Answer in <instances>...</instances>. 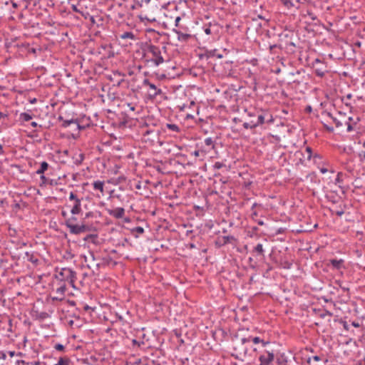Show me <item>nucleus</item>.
Wrapping results in <instances>:
<instances>
[{
    "label": "nucleus",
    "mask_w": 365,
    "mask_h": 365,
    "mask_svg": "<svg viewBox=\"0 0 365 365\" xmlns=\"http://www.w3.org/2000/svg\"><path fill=\"white\" fill-rule=\"evenodd\" d=\"M245 111L247 113L248 117H257L256 119H250L242 124L243 128L245 129H255L265 122L271 123L273 120L272 115L267 110L252 108L246 109Z\"/></svg>",
    "instance_id": "obj_1"
},
{
    "label": "nucleus",
    "mask_w": 365,
    "mask_h": 365,
    "mask_svg": "<svg viewBox=\"0 0 365 365\" xmlns=\"http://www.w3.org/2000/svg\"><path fill=\"white\" fill-rule=\"evenodd\" d=\"M250 342V339L242 337L239 338L238 334H235L232 336L233 352L231 356L237 360H242L248 353V346L247 344Z\"/></svg>",
    "instance_id": "obj_2"
},
{
    "label": "nucleus",
    "mask_w": 365,
    "mask_h": 365,
    "mask_svg": "<svg viewBox=\"0 0 365 365\" xmlns=\"http://www.w3.org/2000/svg\"><path fill=\"white\" fill-rule=\"evenodd\" d=\"M147 51L152 54L151 58L145 60L148 63H153L155 66H158L160 63H163L164 59L161 55L160 48L158 46L150 44L148 46Z\"/></svg>",
    "instance_id": "obj_3"
},
{
    "label": "nucleus",
    "mask_w": 365,
    "mask_h": 365,
    "mask_svg": "<svg viewBox=\"0 0 365 365\" xmlns=\"http://www.w3.org/2000/svg\"><path fill=\"white\" fill-rule=\"evenodd\" d=\"M312 67L314 74L318 77L322 78L328 73L327 63L319 58L314 59L312 63Z\"/></svg>",
    "instance_id": "obj_4"
},
{
    "label": "nucleus",
    "mask_w": 365,
    "mask_h": 365,
    "mask_svg": "<svg viewBox=\"0 0 365 365\" xmlns=\"http://www.w3.org/2000/svg\"><path fill=\"white\" fill-rule=\"evenodd\" d=\"M160 134V131L155 129H148L144 130L143 128V138L145 142H149L150 145H154L157 140H158V136Z\"/></svg>",
    "instance_id": "obj_5"
},
{
    "label": "nucleus",
    "mask_w": 365,
    "mask_h": 365,
    "mask_svg": "<svg viewBox=\"0 0 365 365\" xmlns=\"http://www.w3.org/2000/svg\"><path fill=\"white\" fill-rule=\"evenodd\" d=\"M21 47L25 49L27 53L32 54L34 57L39 56L43 51L41 46L35 43H24Z\"/></svg>",
    "instance_id": "obj_6"
},
{
    "label": "nucleus",
    "mask_w": 365,
    "mask_h": 365,
    "mask_svg": "<svg viewBox=\"0 0 365 365\" xmlns=\"http://www.w3.org/2000/svg\"><path fill=\"white\" fill-rule=\"evenodd\" d=\"M237 242V239L233 235H227L217 237L215 245L217 248H220L227 244H235Z\"/></svg>",
    "instance_id": "obj_7"
},
{
    "label": "nucleus",
    "mask_w": 365,
    "mask_h": 365,
    "mask_svg": "<svg viewBox=\"0 0 365 365\" xmlns=\"http://www.w3.org/2000/svg\"><path fill=\"white\" fill-rule=\"evenodd\" d=\"M251 255L255 257L257 261H260L262 263L264 262V250L262 244L259 243L255 246L251 251Z\"/></svg>",
    "instance_id": "obj_8"
},
{
    "label": "nucleus",
    "mask_w": 365,
    "mask_h": 365,
    "mask_svg": "<svg viewBox=\"0 0 365 365\" xmlns=\"http://www.w3.org/2000/svg\"><path fill=\"white\" fill-rule=\"evenodd\" d=\"M73 274H76V272L73 271L71 269L62 268L59 273L56 274V278L60 281L59 283H66L68 278L73 277Z\"/></svg>",
    "instance_id": "obj_9"
},
{
    "label": "nucleus",
    "mask_w": 365,
    "mask_h": 365,
    "mask_svg": "<svg viewBox=\"0 0 365 365\" xmlns=\"http://www.w3.org/2000/svg\"><path fill=\"white\" fill-rule=\"evenodd\" d=\"M91 123V120L90 117H87L86 115H83L80 118H76V128H74L75 131H80L81 130H85L86 128L89 127Z\"/></svg>",
    "instance_id": "obj_10"
},
{
    "label": "nucleus",
    "mask_w": 365,
    "mask_h": 365,
    "mask_svg": "<svg viewBox=\"0 0 365 365\" xmlns=\"http://www.w3.org/2000/svg\"><path fill=\"white\" fill-rule=\"evenodd\" d=\"M59 287L56 289L58 296L51 297L52 302L63 301L64 299L66 289V283H58Z\"/></svg>",
    "instance_id": "obj_11"
},
{
    "label": "nucleus",
    "mask_w": 365,
    "mask_h": 365,
    "mask_svg": "<svg viewBox=\"0 0 365 365\" xmlns=\"http://www.w3.org/2000/svg\"><path fill=\"white\" fill-rule=\"evenodd\" d=\"M203 31L207 35H211L215 38L218 35L219 26L217 24H212L211 23L203 26Z\"/></svg>",
    "instance_id": "obj_12"
},
{
    "label": "nucleus",
    "mask_w": 365,
    "mask_h": 365,
    "mask_svg": "<svg viewBox=\"0 0 365 365\" xmlns=\"http://www.w3.org/2000/svg\"><path fill=\"white\" fill-rule=\"evenodd\" d=\"M143 84L144 86H149V88L153 91V93H149V96L150 97V98H155V97H156L158 95H160V94L162 93V90H161V89H160V88H158L155 84L152 83H151L148 79H147V78H145V79L143 80Z\"/></svg>",
    "instance_id": "obj_13"
},
{
    "label": "nucleus",
    "mask_w": 365,
    "mask_h": 365,
    "mask_svg": "<svg viewBox=\"0 0 365 365\" xmlns=\"http://www.w3.org/2000/svg\"><path fill=\"white\" fill-rule=\"evenodd\" d=\"M107 212L116 219L122 218L125 214V210L123 207H117L115 209H106Z\"/></svg>",
    "instance_id": "obj_14"
},
{
    "label": "nucleus",
    "mask_w": 365,
    "mask_h": 365,
    "mask_svg": "<svg viewBox=\"0 0 365 365\" xmlns=\"http://www.w3.org/2000/svg\"><path fill=\"white\" fill-rule=\"evenodd\" d=\"M163 131L166 132L167 130L170 131V135L178 133L181 131V128L175 123H166L163 128Z\"/></svg>",
    "instance_id": "obj_15"
},
{
    "label": "nucleus",
    "mask_w": 365,
    "mask_h": 365,
    "mask_svg": "<svg viewBox=\"0 0 365 365\" xmlns=\"http://www.w3.org/2000/svg\"><path fill=\"white\" fill-rule=\"evenodd\" d=\"M65 225L69 229L70 233L73 235H80L81 232V225H75L73 223H70L69 221H65Z\"/></svg>",
    "instance_id": "obj_16"
},
{
    "label": "nucleus",
    "mask_w": 365,
    "mask_h": 365,
    "mask_svg": "<svg viewBox=\"0 0 365 365\" xmlns=\"http://www.w3.org/2000/svg\"><path fill=\"white\" fill-rule=\"evenodd\" d=\"M58 120L59 121H62L61 126L63 128H67V127L70 126L71 125H73L76 127V118L65 119L63 116L59 115L58 118Z\"/></svg>",
    "instance_id": "obj_17"
},
{
    "label": "nucleus",
    "mask_w": 365,
    "mask_h": 365,
    "mask_svg": "<svg viewBox=\"0 0 365 365\" xmlns=\"http://www.w3.org/2000/svg\"><path fill=\"white\" fill-rule=\"evenodd\" d=\"M33 116H34V115H32L30 113H26V112L21 113L19 115V121L20 122L21 125H24V123L29 122L31 120H32Z\"/></svg>",
    "instance_id": "obj_18"
},
{
    "label": "nucleus",
    "mask_w": 365,
    "mask_h": 365,
    "mask_svg": "<svg viewBox=\"0 0 365 365\" xmlns=\"http://www.w3.org/2000/svg\"><path fill=\"white\" fill-rule=\"evenodd\" d=\"M329 263L334 269H336L337 270L341 269V268H344V261L341 259H331L329 260Z\"/></svg>",
    "instance_id": "obj_19"
},
{
    "label": "nucleus",
    "mask_w": 365,
    "mask_h": 365,
    "mask_svg": "<svg viewBox=\"0 0 365 365\" xmlns=\"http://www.w3.org/2000/svg\"><path fill=\"white\" fill-rule=\"evenodd\" d=\"M173 31L178 34V39L181 41H187L190 38L191 35L189 34H184L181 31L176 29H173Z\"/></svg>",
    "instance_id": "obj_20"
},
{
    "label": "nucleus",
    "mask_w": 365,
    "mask_h": 365,
    "mask_svg": "<svg viewBox=\"0 0 365 365\" xmlns=\"http://www.w3.org/2000/svg\"><path fill=\"white\" fill-rule=\"evenodd\" d=\"M81 200H77L74 202V205L71 210V212L72 215H78L81 212Z\"/></svg>",
    "instance_id": "obj_21"
},
{
    "label": "nucleus",
    "mask_w": 365,
    "mask_h": 365,
    "mask_svg": "<svg viewBox=\"0 0 365 365\" xmlns=\"http://www.w3.org/2000/svg\"><path fill=\"white\" fill-rule=\"evenodd\" d=\"M313 312L322 319H324L327 316H332V313L326 309H314Z\"/></svg>",
    "instance_id": "obj_22"
},
{
    "label": "nucleus",
    "mask_w": 365,
    "mask_h": 365,
    "mask_svg": "<svg viewBox=\"0 0 365 365\" xmlns=\"http://www.w3.org/2000/svg\"><path fill=\"white\" fill-rule=\"evenodd\" d=\"M249 266L252 269H257L259 264L262 263L260 261H257L255 257L253 256L249 257L248 259Z\"/></svg>",
    "instance_id": "obj_23"
},
{
    "label": "nucleus",
    "mask_w": 365,
    "mask_h": 365,
    "mask_svg": "<svg viewBox=\"0 0 365 365\" xmlns=\"http://www.w3.org/2000/svg\"><path fill=\"white\" fill-rule=\"evenodd\" d=\"M26 256L27 257V260L33 263L34 265H37L39 262V260L37 257L34 256L33 253H30L29 252H26L25 253Z\"/></svg>",
    "instance_id": "obj_24"
},
{
    "label": "nucleus",
    "mask_w": 365,
    "mask_h": 365,
    "mask_svg": "<svg viewBox=\"0 0 365 365\" xmlns=\"http://www.w3.org/2000/svg\"><path fill=\"white\" fill-rule=\"evenodd\" d=\"M48 163L46 161H43L41 165L40 168L36 170V174L38 175H42L45 173L46 170L48 168Z\"/></svg>",
    "instance_id": "obj_25"
},
{
    "label": "nucleus",
    "mask_w": 365,
    "mask_h": 365,
    "mask_svg": "<svg viewBox=\"0 0 365 365\" xmlns=\"http://www.w3.org/2000/svg\"><path fill=\"white\" fill-rule=\"evenodd\" d=\"M98 235L97 234H89L87 235L83 240L85 241L91 242L93 244H97Z\"/></svg>",
    "instance_id": "obj_26"
},
{
    "label": "nucleus",
    "mask_w": 365,
    "mask_h": 365,
    "mask_svg": "<svg viewBox=\"0 0 365 365\" xmlns=\"http://www.w3.org/2000/svg\"><path fill=\"white\" fill-rule=\"evenodd\" d=\"M283 48L281 44H273L269 45V53L272 54H277L278 52L277 51V49L282 50Z\"/></svg>",
    "instance_id": "obj_27"
},
{
    "label": "nucleus",
    "mask_w": 365,
    "mask_h": 365,
    "mask_svg": "<svg viewBox=\"0 0 365 365\" xmlns=\"http://www.w3.org/2000/svg\"><path fill=\"white\" fill-rule=\"evenodd\" d=\"M71 361L68 356L60 357L58 361L55 365H70Z\"/></svg>",
    "instance_id": "obj_28"
},
{
    "label": "nucleus",
    "mask_w": 365,
    "mask_h": 365,
    "mask_svg": "<svg viewBox=\"0 0 365 365\" xmlns=\"http://www.w3.org/2000/svg\"><path fill=\"white\" fill-rule=\"evenodd\" d=\"M292 265V263L288 261L286 259H281L279 262V266L284 269H290Z\"/></svg>",
    "instance_id": "obj_29"
},
{
    "label": "nucleus",
    "mask_w": 365,
    "mask_h": 365,
    "mask_svg": "<svg viewBox=\"0 0 365 365\" xmlns=\"http://www.w3.org/2000/svg\"><path fill=\"white\" fill-rule=\"evenodd\" d=\"M93 188L97 190H100L101 192H103L104 182L103 181L97 180L93 183Z\"/></svg>",
    "instance_id": "obj_30"
},
{
    "label": "nucleus",
    "mask_w": 365,
    "mask_h": 365,
    "mask_svg": "<svg viewBox=\"0 0 365 365\" xmlns=\"http://www.w3.org/2000/svg\"><path fill=\"white\" fill-rule=\"evenodd\" d=\"M81 8V11L79 14H81L85 19L90 18L91 21H93V17L89 14V13L86 11V9L82 6Z\"/></svg>",
    "instance_id": "obj_31"
},
{
    "label": "nucleus",
    "mask_w": 365,
    "mask_h": 365,
    "mask_svg": "<svg viewBox=\"0 0 365 365\" xmlns=\"http://www.w3.org/2000/svg\"><path fill=\"white\" fill-rule=\"evenodd\" d=\"M295 47H296V44L294 42H293L292 41L286 42L285 48L287 49L288 51H289L291 53H294L295 51L294 49Z\"/></svg>",
    "instance_id": "obj_32"
},
{
    "label": "nucleus",
    "mask_w": 365,
    "mask_h": 365,
    "mask_svg": "<svg viewBox=\"0 0 365 365\" xmlns=\"http://www.w3.org/2000/svg\"><path fill=\"white\" fill-rule=\"evenodd\" d=\"M120 38H123V39H125V38H130V39H133V40H135V36L134 35V34L131 31H126V32H124L121 36H120Z\"/></svg>",
    "instance_id": "obj_33"
},
{
    "label": "nucleus",
    "mask_w": 365,
    "mask_h": 365,
    "mask_svg": "<svg viewBox=\"0 0 365 365\" xmlns=\"http://www.w3.org/2000/svg\"><path fill=\"white\" fill-rule=\"evenodd\" d=\"M204 143H205V145L210 147V148H212V149L215 148V141L212 140V138H205L204 140Z\"/></svg>",
    "instance_id": "obj_34"
},
{
    "label": "nucleus",
    "mask_w": 365,
    "mask_h": 365,
    "mask_svg": "<svg viewBox=\"0 0 365 365\" xmlns=\"http://www.w3.org/2000/svg\"><path fill=\"white\" fill-rule=\"evenodd\" d=\"M138 18H139L140 21L141 22L145 23V24H146L145 21H148V22H154V21H155V18H153L152 19H150V18H148L146 16H143V14H140L138 16Z\"/></svg>",
    "instance_id": "obj_35"
},
{
    "label": "nucleus",
    "mask_w": 365,
    "mask_h": 365,
    "mask_svg": "<svg viewBox=\"0 0 365 365\" xmlns=\"http://www.w3.org/2000/svg\"><path fill=\"white\" fill-rule=\"evenodd\" d=\"M24 24H25L27 29H35L36 27H38L39 26V24L38 22H31V21L28 22H24Z\"/></svg>",
    "instance_id": "obj_36"
},
{
    "label": "nucleus",
    "mask_w": 365,
    "mask_h": 365,
    "mask_svg": "<svg viewBox=\"0 0 365 365\" xmlns=\"http://www.w3.org/2000/svg\"><path fill=\"white\" fill-rule=\"evenodd\" d=\"M81 233H84V232H89L91 230V225H86V224H83V223H81Z\"/></svg>",
    "instance_id": "obj_37"
},
{
    "label": "nucleus",
    "mask_w": 365,
    "mask_h": 365,
    "mask_svg": "<svg viewBox=\"0 0 365 365\" xmlns=\"http://www.w3.org/2000/svg\"><path fill=\"white\" fill-rule=\"evenodd\" d=\"M280 1L288 9L294 6V4L291 0H280Z\"/></svg>",
    "instance_id": "obj_38"
},
{
    "label": "nucleus",
    "mask_w": 365,
    "mask_h": 365,
    "mask_svg": "<svg viewBox=\"0 0 365 365\" xmlns=\"http://www.w3.org/2000/svg\"><path fill=\"white\" fill-rule=\"evenodd\" d=\"M49 317V314L46 312H41L37 315V319L44 320Z\"/></svg>",
    "instance_id": "obj_39"
},
{
    "label": "nucleus",
    "mask_w": 365,
    "mask_h": 365,
    "mask_svg": "<svg viewBox=\"0 0 365 365\" xmlns=\"http://www.w3.org/2000/svg\"><path fill=\"white\" fill-rule=\"evenodd\" d=\"M76 279V273L73 274V277H69L66 279V282H68V283L73 288H75V282Z\"/></svg>",
    "instance_id": "obj_40"
},
{
    "label": "nucleus",
    "mask_w": 365,
    "mask_h": 365,
    "mask_svg": "<svg viewBox=\"0 0 365 365\" xmlns=\"http://www.w3.org/2000/svg\"><path fill=\"white\" fill-rule=\"evenodd\" d=\"M331 212L332 213H335L337 216L339 217H341V215H344V210L343 208L340 207L339 209H336V210H334V209H330Z\"/></svg>",
    "instance_id": "obj_41"
},
{
    "label": "nucleus",
    "mask_w": 365,
    "mask_h": 365,
    "mask_svg": "<svg viewBox=\"0 0 365 365\" xmlns=\"http://www.w3.org/2000/svg\"><path fill=\"white\" fill-rule=\"evenodd\" d=\"M131 232L133 234L136 232L138 235H141L144 232V229L142 227L138 226V227H135L133 228L131 230Z\"/></svg>",
    "instance_id": "obj_42"
},
{
    "label": "nucleus",
    "mask_w": 365,
    "mask_h": 365,
    "mask_svg": "<svg viewBox=\"0 0 365 365\" xmlns=\"http://www.w3.org/2000/svg\"><path fill=\"white\" fill-rule=\"evenodd\" d=\"M60 179V177L58 179H50L48 185H50L51 186H56L58 185H61V182H59Z\"/></svg>",
    "instance_id": "obj_43"
},
{
    "label": "nucleus",
    "mask_w": 365,
    "mask_h": 365,
    "mask_svg": "<svg viewBox=\"0 0 365 365\" xmlns=\"http://www.w3.org/2000/svg\"><path fill=\"white\" fill-rule=\"evenodd\" d=\"M305 152L307 153V160H311L312 158V155H313V151H312V148L307 146L306 148H305Z\"/></svg>",
    "instance_id": "obj_44"
},
{
    "label": "nucleus",
    "mask_w": 365,
    "mask_h": 365,
    "mask_svg": "<svg viewBox=\"0 0 365 365\" xmlns=\"http://www.w3.org/2000/svg\"><path fill=\"white\" fill-rule=\"evenodd\" d=\"M208 56H216L218 58H222V54L217 53V50H212L208 52Z\"/></svg>",
    "instance_id": "obj_45"
},
{
    "label": "nucleus",
    "mask_w": 365,
    "mask_h": 365,
    "mask_svg": "<svg viewBox=\"0 0 365 365\" xmlns=\"http://www.w3.org/2000/svg\"><path fill=\"white\" fill-rule=\"evenodd\" d=\"M54 349L58 351H62V352H64L66 350L65 346L61 344H59V343L55 344Z\"/></svg>",
    "instance_id": "obj_46"
},
{
    "label": "nucleus",
    "mask_w": 365,
    "mask_h": 365,
    "mask_svg": "<svg viewBox=\"0 0 365 365\" xmlns=\"http://www.w3.org/2000/svg\"><path fill=\"white\" fill-rule=\"evenodd\" d=\"M83 5H81L80 3H78V4H72L71 5V9L73 11L76 12V13H80L81 11V8Z\"/></svg>",
    "instance_id": "obj_47"
},
{
    "label": "nucleus",
    "mask_w": 365,
    "mask_h": 365,
    "mask_svg": "<svg viewBox=\"0 0 365 365\" xmlns=\"http://www.w3.org/2000/svg\"><path fill=\"white\" fill-rule=\"evenodd\" d=\"M247 338L250 339V341H252L255 344H259L261 341V338L259 336H249Z\"/></svg>",
    "instance_id": "obj_48"
},
{
    "label": "nucleus",
    "mask_w": 365,
    "mask_h": 365,
    "mask_svg": "<svg viewBox=\"0 0 365 365\" xmlns=\"http://www.w3.org/2000/svg\"><path fill=\"white\" fill-rule=\"evenodd\" d=\"M277 362L278 365H284V364H287V360L286 358H284L283 356H282V358L277 359Z\"/></svg>",
    "instance_id": "obj_49"
},
{
    "label": "nucleus",
    "mask_w": 365,
    "mask_h": 365,
    "mask_svg": "<svg viewBox=\"0 0 365 365\" xmlns=\"http://www.w3.org/2000/svg\"><path fill=\"white\" fill-rule=\"evenodd\" d=\"M84 159V155L83 154L81 153L79 154L78 155V158H77L75 161H74V163L77 165H81L82 163V161Z\"/></svg>",
    "instance_id": "obj_50"
},
{
    "label": "nucleus",
    "mask_w": 365,
    "mask_h": 365,
    "mask_svg": "<svg viewBox=\"0 0 365 365\" xmlns=\"http://www.w3.org/2000/svg\"><path fill=\"white\" fill-rule=\"evenodd\" d=\"M359 158L360 162L363 163L365 160V149L362 150L359 153Z\"/></svg>",
    "instance_id": "obj_51"
},
{
    "label": "nucleus",
    "mask_w": 365,
    "mask_h": 365,
    "mask_svg": "<svg viewBox=\"0 0 365 365\" xmlns=\"http://www.w3.org/2000/svg\"><path fill=\"white\" fill-rule=\"evenodd\" d=\"M328 114L332 118L334 123L336 125V127L339 128L342 125V123L339 120H337L336 118L333 117L330 113H329Z\"/></svg>",
    "instance_id": "obj_52"
},
{
    "label": "nucleus",
    "mask_w": 365,
    "mask_h": 365,
    "mask_svg": "<svg viewBox=\"0 0 365 365\" xmlns=\"http://www.w3.org/2000/svg\"><path fill=\"white\" fill-rule=\"evenodd\" d=\"M40 179L41 180V185L48 184V182H49V180H50V179L47 178L45 175H43V174L41 175Z\"/></svg>",
    "instance_id": "obj_53"
},
{
    "label": "nucleus",
    "mask_w": 365,
    "mask_h": 365,
    "mask_svg": "<svg viewBox=\"0 0 365 365\" xmlns=\"http://www.w3.org/2000/svg\"><path fill=\"white\" fill-rule=\"evenodd\" d=\"M349 121H351L353 120V118L351 117H349ZM346 125H347V131L348 132H351L352 130H354V128L352 126V125L350 123V122H346Z\"/></svg>",
    "instance_id": "obj_54"
},
{
    "label": "nucleus",
    "mask_w": 365,
    "mask_h": 365,
    "mask_svg": "<svg viewBox=\"0 0 365 365\" xmlns=\"http://www.w3.org/2000/svg\"><path fill=\"white\" fill-rule=\"evenodd\" d=\"M343 176V173L339 172L337 173L336 178L335 179V184L340 183L342 181L341 177Z\"/></svg>",
    "instance_id": "obj_55"
},
{
    "label": "nucleus",
    "mask_w": 365,
    "mask_h": 365,
    "mask_svg": "<svg viewBox=\"0 0 365 365\" xmlns=\"http://www.w3.org/2000/svg\"><path fill=\"white\" fill-rule=\"evenodd\" d=\"M191 155H193L195 157H200L201 155H204V153L202 150H197L191 153Z\"/></svg>",
    "instance_id": "obj_56"
},
{
    "label": "nucleus",
    "mask_w": 365,
    "mask_h": 365,
    "mask_svg": "<svg viewBox=\"0 0 365 365\" xmlns=\"http://www.w3.org/2000/svg\"><path fill=\"white\" fill-rule=\"evenodd\" d=\"M31 125L33 128H36L35 131H38V128H39V129H41V128H42V125H38V124L36 122H35V121L31 122Z\"/></svg>",
    "instance_id": "obj_57"
},
{
    "label": "nucleus",
    "mask_w": 365,
    "mask_h": 365,
    "mask_svg": "<svg viewBox=\"0 0 365 365\" xmlns=\"http://www.w3.org/2000/svg\"><path fill=\"white\" fill-rule=\"evenodd\" d=\"M69 200H73L74 202H76V200H80V199L77 197V195L74 192H71L70 195H69Z\"/></svg>",
    "instance_id": "obj_58"
},
{
    "label": "nucleus",
    "mask_w": 365,
    "mask_h": 365,
    "mask_svg": "<svg viewBox=\"0 0 365 365\" xmlns=\"http://www.w3.org/2000/svg\"><path fill=\"white\" fill-rule=\"evenodd\" d=\"M224 166H225V164L221 162H216L214 164V168H215V169H220Z\"/></svg>",
    "instance_id": "obj_59"
},
{
    "label": "nucleus",
    "mask_w": 365,
    "mask_h": 365,
    "mask_svg": "<svg viewBox=\"0 0 365 365\" xmlns=\"http://www.w3.org/2000/svg\"><path fill=\"white\" fill-rule=\"evenodd\" d=\"M312 158H313L314 162H317V160H320L322 158V155L317 153L313 154Z\"/></svg>",
    "instance_id": "obj_60"
},
{
    "label": "nucleus",
    "mask_w": 365,
    "mask_h": 365,
    "mask_svg": "<svg viewBox=\"0 0 365 365\" xmlns=\"http://www.w3.org/2000/svg\"><path fill=\"white\" fill-rule=\"evenodd\" d=\"M307 15L310 17L312 20L317 19L316 15L312 11H307Z\"/></svg>",
    "instance_id": "obj_61"
},
{
    "label": "nucleus",
    "mask_w": 365,
    "mask_h": 365,
    "mask_svg": "<svg viewBox=\"0 0 365 365\" xmlns=\"http://www.w3.org/2000/svg\"><path fill=\"white\" fill-rule=\"evenodd\" d=\"M93 212H88L86 213L84 219H88L93 217Z\"/></svg>",
    "instance_id": "obj_62"
},
{
    "label": "nucleus",
    "mask_w": 365,
    "mask_h": 365,
    "mask_svg": "<svg viewBox=\"0 0 365 365\" xmlns=\"http://www.w3.org/2000/svg\"><path fill=\"white\" fill-rule=\"evenodd\" d=\"M258 230V228L257 227H252V230L250 231H249V232L251 233V236H252L253 235H256L257 234V231Z\"/></svg>",
    "instance_id": "obj_63"
},
{
    "label": "nucleus",
    "mask_w": 365,
    "mask_h": 365,
    "mask_svg": "<svg viewBox=\"0 0 365 365\" xmlns=\"http://www.w3.org/2000/svg\"><path fill=\"white\" fill-rule=\"evenodd\" d=\"M6 359V354L4 351H0V359L5 360Z\"/></svg>",
    "instance_id": "obj_64"
}]
</instances>
